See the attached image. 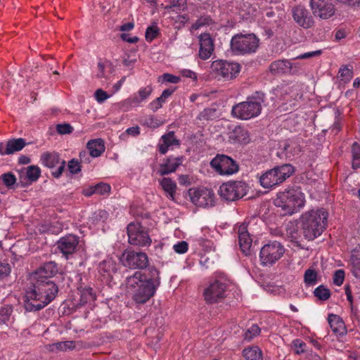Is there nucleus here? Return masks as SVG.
Here are the masks:
<instances>
[{"instance_id":"nucleus-56","label":"nucleus","mask_w":360,"mask_h":360,"mask_svg":"<svg viewBox=\"0 0 360 360\" xmlns=\"http://www.w3.org/2000/svg\"><path fill=\"white\" fill-rule=\"evenodd\" d=\"M11 273V266L7 263L0 262V279L6 277Z\"/></svg>"},{"instance_id":"nucleus-64","label":"nucleus","mask_w":360,"mask_h":360,"mask_svg":"<svg viewBox=\"0 0 360 360\" xmlns=\"http://www.w3.org/2000/svg\"><path fill=\"white\" fill-rule=\"evenodd\" d=\"M126 133L129 135L136 136L140 134V128L138 126L129 127L126 130Z\"/></svg>"},{"instance_id":"nucleus-36","label":"nucleus","mask_w":360,"mask_h":360,"mask_svg":"<svg viewBox=\"0 0 360 360\" xmlns=\"http://www.w3.org/2000/svg\"><path fill=\"white\" fill-rule=\"evenodd\" d=\"M25 146L23 139H17L9 141L7 143V154H11L17 151L21 150Z\"/></svg>"},{"instance_id":"nucleus-45","label":"nucleus","mask_w":360,"mask_h":360,"mask_svg":"<svg viewBox=\"0 0 360 360\" xmlns=\"http://www.w3.org/2000/svg\"><path fill=\"white\" fill-rule=\"evenodd\" d=\"M158 81L162 83L167 82L172 84H177L178 82H179L180 78L177 76L169 73H165L159 77Z\"/></svg>"},{"instance_id":"nucleus-6","label":"nucleus","mask_w":360,"mask_h":360,"mask_svg":"<svg viewBox=\"0 0 360 360\" xmlns=\"http://www.w3.org/2000/svg\"><path fill=\"white\" fill-rule=\"evenodd\" d=\"M294 172L295 168L292 165L283 164L263 173L259 177V182L263 188H272L283 183Z\"/></svg>"},{"instance_id":"nucleus-59","label":"nucleus","mask_w":360,"mask_h":360,"mask_svg":"<svg viewBox=\"0 0 360 360\" xmlns=\"http://www.w3.org/2000/svg\"><path fill=\"white\" fill-rule=\"evenodd\" d=\"M174 89H167L162 91L161 96L158 97V100L161 101L162 103H165L167 99L174 93Z\"/></svg>"},{"instance_id":"nucleus-37","label":"nucleus","mask_w":360,"mask_h":360,"mask_svg":"<svg viewBox=\"0 0 360 360\" xmlns=\"http://www.w3.org/2000/svg\"><path fill=\"white\" fill-rule=\"evenodd\" d=\"M81 302L85 304L96 300V294L91 287L84 288L80 290Z\"/></svg>"},{"instance_id":"nucleus-8","label":"nucleus","mask_w":360,"mask_h":360,"mask_svg":"<svg viewBox=\"0 0 360 360\" xmlns=\"http://www.w3.org/2000/svg\"><path fill=\"white\" fill-rule=\"evenodd\" d=\"M285 249L281 243L272 240L264 245L259 252V260L263 266H271L284 255Z\"/></svg>"},{"instance_id":"nucleus-57","label":"nucleus","mask_w":360,"mask_h":360,"mask_svg":"<svg viewBox=\"0 0 360 360\" xmlns=\"http://www.w3.org/2000/svg\"><path fill=\"white\" fill-rule=\"evenodd\" d=\"M57 166L58 168L55 171L52 172V175L55 178H59L62 175L65 169V161L63 160H61V162Z\"/></svg>"},{"instance_id":"nucleus-17","label":"nucleus","mask_w":360,"mask_h":360,"mask_svg":"<svg viewBox=\"0 0 360 360\" xmlns=\"http://www.w3.org/2000/svg\"><path fill=\"white\" fill-rule=\"evenodd\" d=\"M122 262L124 266L131 269H143L147 266L148 259L144 252L129 251L123 253Z\"/></svg>"},{"instance_id":"nucleus-34","label":"nucleus","mask_w":360,"mask_h":360,"mask_svg":"<svg viewBox=\"0 0 360 360\" xmlns=\"http://www.w3.org/2000/svg\"><path fill=\"white\" fill-rule=\"evenodd\" d=\"M86 147L90 155L94 158L99 157L105 150L104 143L100 139L89 141Z\"/></svg>"},{"instance_id":"nucleus-7","label":"nucleus","mask_w":360,"mask_h":360,"mask_svg":"<svg viewBox=\"0 0 360 360\" xmlns=\"http://www.w3.org/2000/svg\"><path fill=\"white\" fill-rule=\"evenodd\" d=\"M259 41L253 34H236L231 39V48L236 55L250 54L257 51Z\"/></svg>"},{"instance_id":"nucleus-58","label":"nucleus","mask_w":360,"mask_h":360,"mask_svg":"<svg viewBox=\"0 0 360 360\" xmlns=\"http://www.w3.org/2000/svg\"><path fill=\"white\" fill-rule=\"evenodd\" d=\"M214 112L215 111L214 110L210 108L205 109L202 112H200L199 118L200 120H210L213 117Z\"/></svg>"},{"instance_id":"nucleus-22","label":"nucleus","mask_w":360,"mask_h":360,"mask_svg":"<svg viewBox=\"0 0 360 360\" xmlns=\"http://www.w3.org/2000/svg\"><path fill=\"white\" fill-rule=\"evenodd\" d=\"M77 245L78 238L72 234L61 238L58 242V249L65 256L72 254Z\"/></svg>"},{"instance_id":"nucleus-53","label":"nucleus","mask_w":360,"mask_h":360,"mask_svg":"<svg viewBox=\"0 0 360 360\" xmlns=\"http://www.w3.org/2000/svg\"><path fill=\"white\" fill-rule=\"evenodd\" d=\"M186 8V0H173L171 8L173 11H184Z\"/></svg>"},{"instance_id":"nucleus-23","label":"nucleus","mask_w":360,"mask_h":360,"mask_svg":"<svg viewBox=\"0 0 360 360\" xmlns=\"http://www.w3.org/2000/svg\"><path fill=\"white\" fill-rule=\"evenodd\" d=\"M280 148L282 150L279 153L280 156H284L285 158L291 160L297 156L301 152V147L300 144L293 140L285 141L280 145Z\"/></svg>"},{"instance_id":"nucleus-46","label":"nucleus","mask_w":360,"mask_h":360,"mask_svg":"<svg viewBox=\"0 0 360 360\" xmlns=\"http://www.w3.org/2000/svg\"><path fill=\"white\" fill-rule=\"evenodd\" d=\"M143 124L148 127L155 129L159 127L162 122L154 116H150L143 120Z\"/></svg>"},{"instance_id":"nucleus-3","label":"nucleus","mask_w":360,"mask_h":360,"mask_svg":"<svg viewBox=\"0 0 360 360\" xmlns=\"http://www.w3.org/2000/svg\"><path fill=\"white\" fill-rule=\"evenodd\" d=\"M328 217V213L323 208H313L302 213L300 223L304 238L313 240L320 236L326 229Z\"/></svg>"},{"instance_id":"nucleus-63","label":"nucleus","mask_w":360,"mask_h":360,"mask_svg":"<svg viewBox=\"0 0 360 360\" xmlns=\"http://www.w3.org/2000/svg\"><path fill=\"white\" fill-rule=\"evenodd\" d=\"M181 73L183 77L191 78V79H193L194 80L197 79V75H196V73L193 72L191 70L184 69V70H181Z\"/></svg>"},{"instance_id":"nucleus-26","label":"nucleus","mask_w":360,"mask_h":360,"mask_svg":"<svg viewBox=\"0 0 360 360\" xmlns=\"http://www.w3.org/2000/svg\"><path fill=\"white\" fill-rule=\"evenodd\" d=\"M15 322L13 307L11 304H4L0 307V326L12 327Z\"/></svg>"},{"instance_id":"nucleus-24","label":"nucleus","mask_w":360,"mask_h":360,"mask_svg":"<svg viewBox=\"0 0 360 360\" xmlns=\"http://www.w3.org/2000/svg\"><path fill=\"white\" fill-rule=\"evenodd\" d=\"M295 64L288 60H278L273 62L269 67L270 71L274 75L278 74H295L297 72Z\"/></svg>"},{"instance_id":"nucleus-40","label":"nucleus","mask_w":360,"mask_h":360,"mask_svg":"<svg viewBox=\"0 0 360 360\" xmlns=\"http://www.w3.org/2000/svg\"><path fill=\"white\" fill-rule=\"evenodd\" d=\"M314 295L320 300L325 301L330 297V292L328 288L321 285L315 288Z\"/></svg>"},{"instance_id":"nucleus-18","label":"nucleus","mask_w":360,"mask_h":360,"mask_svg":"<svg viewBox=\"0 0 360 360\" xmlns=\"http://www.w3.org/2000/svg\"><path fill=\"white\" fill-rule=\"evenodd\" d=\"M153 89L150 86L141 88L136 94H134L122 102V106L135 108L141 105L151 94Z\"/></svg>"},{"instance_id":"nucleus-60","label":"nucleus","mask_w":360,"mask_h":360,"mask_svg":"<svg viewBox=\"0 0 360 360\" xmlns=\"http://www.w3.org/2000/svg\"><path fill=\"white\" fill-rule=\"evenodd\" d=\"M162 104L160 100L157 98L155 100L150 102L148 105V108L153 111L156 112L158 110L162 108Z\"/></svg>"},{"instance_id":"nucleus-47","label":"nucleus","mask_w":360,"mask_h":360,"mask_svg":"<svg viewBox=\"0 0 360 360\" xmlns=\"http://www.w3.org/2000/svg\"><path fill=\"white\" fill-rule=\"evenodd\" d=\"M260 333V328L259 327L256 325V324H254L252 326H251L246 331L245 334V339H248V340H251L254 337L257 336V335H259Z\"/></svg>"},{"instance_id":"nucleus-19","label":"nucleus","mask_w":360,"mask_h":360,"mask_svg":"<svg viewBox=\"0 0 360 360\" xmlns=\"http://www.w3.org/2000/svg\"><path fill=\"white\" fill-rule=\"evenodd\" d=\"M292 16L295 21L302 27L308 29L314 24V20L308 11L302 6L292 9Z\"/></svg>"},{"instance_id":"nucleus-54","label":"nucleus","mask_w":360,"mask_h":360,"mask_svg":"<svg viewBox=\"0 0 360 360\" xmlns=\"http://www.w3.org/2000/svg\"><path fill=\"white\" fill-rule=\"evenodd\" d=\"M96 100L101 103L107 100L110 96L109 95L102 89H97L94 94Z\"/></svg>"},{"instance_id":"nucleus-41","label":"nucleus","mask_w":360,"mask_h":360,"mask_svg":"<svg viewBox=\"0 0 360 360\" xmlns=\"http://www.w3.org/2000/svg\"><path fill=\"white\" fill-rule=\"evenodd\" d=\"M352 167L354 169L360 167V146L354 143L352 148Z\"/></svg>"},{"instance_id":"nucleus-9","label":"nucleus","mask_w":360,"mask_h":360,"mask_svg":"<svg viewBox=\"0 0 360 360\" xmlns=\"http://www.w3.org/2000/svg\"><path fill=\"white\" fill-rule=\"evenodd\" d=\"M248 190V186L244 181H229L220 186L219 195L223 200L232 202L245 195Z\"/></svg>"},{"instance_id":"nucleus-10","label":"nucleus","mask_w":360,"mask_h":360,"mask_svg":"<svg viewBox=\"0 0 360 360\" xmlns=\"http://www.w3.org/2000/svg\"><path fill=\"white\" fill-rule=\"evenodd\" d=\"M212 169L221 176H230L238 171V165L231 158L225 155H217L210 162Z\"/></svg>"},{"instance_id":"nucleus-27","label":"nucleus","mask_w":360,"mask_h":360,"mask_svg":"<svg viewBox=\"0 0 360 360\" xmlns=\"http://www.w3.org/2000/svg\"><path fill=\"white\" fill-rule=\"evenodd\" d=\"M179 141L176 139L174 133H169L162 136L158 144L159 151L162 154H165L173 146H179Z\"/></svg>"},{"instance_id":"nucleus-31","label":"nucleus","mask_w":360,"mask_h":360,"mask_svg":"<svg viewBox=\"0 0 360 360\" xmlns=\"http://www.w3.org/2000/svg\"><path fill=\"white\" fill-rule=\"evenodd\" d=\"M59 155L55 152H44L40 157V162L46 167L53 169L61 162Z\"/></svg>"},{"instance_id":"nucleus-39","label":"nucleus","mask_w":360,"mask_h":360,"mask_svg":"<svg viewBox=\"0 0 360 360\" xmlns=\"http://www.w3.org/2000/svg\"><path fill=\"white\" fill-rule=\"evenodd\" d=\"M339 77L345 82H349L353 77L352 66L349 65L341 66L339 70Z\"/></svg>"},{"instance_id":"nucleus-44","label":"nucleus","mask_w":360,"mask_h":360,"mask_svg":"<svg viewBox=\"0 0 360 360\" xmlns=\"http://www.w3.org/2000/svg\"><path fill=\"white\" fill-rule=\"evenodd\" d=\"M345 271L342 269H338L335 271L333 276V283L337 286L342 285L345 281Z\"/></svg>"},{"instance_id":"nucleus-16","label":"nucleus","mask_w":360,"mask_h":360,"mask_svg":"<svg viewBox=\"0 0 360 360\" xmlns=\"http://www.w3.org/2000/svg\"><path fill=\"white\" fill-rule=\"evenodd\" d=\"M310 6L315 16L324 20L331 18L335 12L330 0H310Z\"/></svg>"},{"instance_id":"nucleus-28","label":"nucleus","mask_w":360,"mask_h":360,"mask_svg":"<svg viewBox=\"0 0 360 360\" xmlns=\"http://www.w3.org/2000/svg\"><path fill=\"white\" fill-rule=\"evenodd\" d=\"M108 217V214L105 210L95 212L89 219L88 224L89 228L94 231L103 229L104 224Z\"/></svg>"},{"instance_id":"nucleus-33","label":"nucleus","mask_w":360,"mask_h":360,"mask_svg":"<svg viewBox=\"0 0 360 360\" xmlns=\"http://www.w3.org/2000/svg\"><path fill=\"white\" fill-rule=\"evenodd\" d=\"M159 183L168 198L174 200L176 191V184L172 179L167 177L160 179Z\"/></svg>"},{"instance_id":"nucleus-29","label":"nucleus","mask_w":360,"mask_h":360,"mask_svg":"<svg viewBox=\"0 0 360 360\" xmlns=\"http://www.w3.org/2000/svg\"><path fill=\"white\" fill-rule=\"evenodd\" d=\"M117 270L116 263L111 259H107L101 262L98 268V273L103 280L108 281L113 273Z\"/></svg>"},{"instance_id":"nucleus-52","label":"nucleus","mask_w":360,"mask_h":360,"mask_svg":"<svg viewBox=\"0 0 360 360\" xmlns=\"http://www.w3.org/2000/svg\"><path fill=\"white\" fill-rule=\"evenodd\" d=\"M96 193L105 195L109 193L110 191V186L108 184L99 183L96 184Z\"/></svg>"},{"instance_id":"nucleus-48","label":"nucleus","mask_w":360,"mask_h":360,"mask_svg":"<svg viewBox=\"0 0 360 360\" xmlns=\"http://www.w3.org/2000/svg\"><path fill=\"white\" fill-rule=\"evenodd\" d=\"M292 347L296 354H302L304 352L306 344L300 339H295L292 341Z\"/></svg>"},{"instance_id":"nucleus-15","label":"nucleus","mask_w":360,"mask_h":360,"mask_svg":"<svg viewBox=\"0 0 360 360\" xmlns=\"http://www.w3.org/2000/svg\"><path fill=\"white\" fill-rule=\"evenodd\" d=\"M191 202L199 207H209L214 205V194L207 188H191L188 191Z\"/></svg>"},{"instance_id":"nucleus-35","label":"nucleus","mask_w":360,"mask_h":360,"mask_svg":"<svg viewBox=\"0 0 360 360\" xmlns=\"http://www.w3.org/2000/svg\"><path fill=\"white\" fill-rule=\"evenodd\" d=\"M243 355L246 360H262V352L257 346L245 348Z\"/></svg>"},{"instance_id":"nucleus-5","label":"nucleus","mask_w":360,"mask_h":360,"mask_svg":"<svg viewBox=\"0 0 360 360\" xmlns=\"http://www.w3.org/2000/svg\"><path fill=\"white\" fill-rule=\"evenodd\" d=\"M264 102V95L256 92L255 94L248 97L245 101L233 106L232 115L242 120H248L257 117L261 114Z\"/></svg>"},{"instance_id":"nucleus-55","label":"nucleus","mask_w":360,"mask_h":360,"mask_svg":"<svg viewBox=\"0 0 360 360\" xmlns=\"http://www.w3.org/2000/svg\"><path fill=\"white\" fill-rule=\"evenodd\" d=\"M200 242L202 246L205 248V251L208 252L214 250V243L212 240H209L207 238H201Z\"/></svg>"},{"instance_id":"nucleus-61","label":"nucleus","mask_w":360,"mask_h":360,"mask_svg":"<svg viewBox=\"0 0 360 360\" xmlns=\"http://www.w3.org/2000/svg\"><path fill=\"white\" fill-rule=\"evenodd\" d=\"M321 53V50L307 52V53H304L303 54H301V55L298 56L297 57V58H299V59H306V58H311V57L319 56Z\"/></svg>"},{"instance_id":"nucleus-13","label":"nucleus","mask_w":360,"mask_h":360,"mask_svg":"<svg viewBox=\"0 0 360 360\" xmlns=\"http://www.w3.org/2000/svg\"><path fill=\"white\" fill-rule=\"evenodd\" d=\"M210 68L214 73L225 79L235 78L240 70V66L238 63L223 60L213 61Z\"/></svg>"},{"instance_id":"nucleus-42","label":"nucleus","mask_w":360,"mask_h":360,"mask_svg":"<svg viewBox=\"0 0 360 360\" xmlns=\"http://www.w3.org/2000/svg\"><path fill=\"white\" fill-rule=\"evenodd\" d=\"M159 34V28L156 25H152L146 29L145 33L146 39L152 41Z\"/></svg>"},{"instance_id":"nucleus-1","label":"nucleus","mask_w":360,"mask_h":360,"mask_svg":"<svg viewBox=\"0 0 360 360\" xmlns=\"http://www.w3.org/2000/svg\"><path fill=\"white\" fill-rule=\"evenodd\" d=\"M57 272V264L53 262L44 263L35 272L34 277L37 282L25 295V307L27 311H39L56 297L58 289L49 278Z\"/></svg>"},{"instance_id":"nucleus-38","label":"nucleus","mask_w":360,"mask_h":360,"mask_svg":"<svg viewBox=\"0 0 360 360\" xmlns=\"http://www.w3.org/2000/svg\"><path fill=\"white\" fill-rule=\"evenodd\" d=\"M318 274L311 269H308L305 271L304 274V281L306 285L312 286L317 283Z\"/></svg>"},{"instance_id":"nucleus-11","label":"nucleus","mask_w":360,"mask_h":360,"mask_svg":"<svg viewBox=\"0 0 360 360\" xmlns=\"http://www.w3.org/2000/svg\"><path fill=\"white\" fill-rule=\"evenodd\" d=\"M227 288V282L223 278L215 280L204 290L205 300L211 304L221 301L226 297Z\"/></svg>"},{"instance_id":"nucleus-50","label":"nucleus","mask_w":360,"mask_h":360,"mask_svg":"<svg viewBox=\"0 0 360 360\" xmlns=\"http://www.w3.org/2000/svg\"><path fill=\"white\" fill-rule=\"evenodd\" d=\"M68 167L71 174H77L81 170L79 162L75 159L68 162Z\"/></svg>"},{"instance_id":"nucleus-43","label":"nucleus","mask_w":360,"mask_h":360,"mask_svg":"<svg viewBox=\"0 0 360 360\" xmlns=\"http://www.w3.org/2000/svg\"><path fill=\"white\" fill-rule=\"evenodd\" d=\"M3 183L8 187H12L16 182V178L12 173H6L1 176Z\"/></svg>"},{"instance_id":"nucleus-51","label":"nucleus","mask_w":360,"mask_h":360,"mask_svg":"<svg viewBox=\"0 0 360 360\" xmlns=\"http://www.w3.org/2000/svg\"><path fill=\"white\" fill-rule=\"evenodd\" d=\"M174 250L179 254H184L188 250V243L186 241H180L173 246Z\"/></svg>"},{"instance_id":"nucleus-4","label":"nucleus","mask_w":360,"mask_h":360,"mask_svg":"<svg viewBox=\"0 0 360 360\" xmlns=\"http://www.w3.org/2000/svg\"><path fill=\"white\" fill-rule=\"evenodd\" d=\"M304 204V194L298 188L279 192L274 199L275 206L280 207L284 214L292 215L297 212Z\"/></svg>"},{"instance_id":"nucleus-30","label":"nucleus","mask_w":360,"mask_h":360,"mask_svg":"<svg viewBox=\"0 0 360 360\" xmlns=\"http://www.w3.org/2000/svg\"><path fill=\"white\" fill-rule=\"evenodd\" d=\"M328 321L331 330L337 336H342L346 334L347 330L342 319L338 315L330 314Z\"/></svg>"},{"instance_id":"nucleus-14","label":"nucleus","mask_w":360,"mask_h":360,"mask_svg":"<svg viewBox=\"0 0 360 360\" xmlns=\"http://www.w3.org/2000/svg\"><path fill=\"white\" fill-rule=\"evenodd\" d=\"M253 224L250 221L243 222L238 227V245L244 255H248L250 253L252 244V234L254 232Z\"/></svg>"},{"instance_id":"nucleus-20","label":"nucleus","mask_w":360,"mask_h":360,"mask_svg":"<svg viewBox=\"0 0 360 360\" xmlns=\"http://www.w3.org/2000/svg\"><path fill=\"white\" fill-rule=\"evenodd\" d=\"M199 57L202 60L208 59L214 51V41L210 34L202 33L199 36Z\"/></svg>"},{"instance_id":"nucleus-21","label":"nucleus","mask_w":360,"mask_h":360,"mask_svg":"<svg viewBox=\"0 0 360 360\" xmlns=\"http://www.w3.org/2000/svg\"><path fill=\"white\" fill-rule=\"evenodd\" d=\"M183 157L169 156L163 160L160 165L158 173L161 176H165L174 172L176 169L182 164Z\"/></svg>"},{"instance_id":"nucleus-62","label":"nucleus","mask_w":360,"mask_h":360,"mask_svg":"<svg viewBox=\"0 0 360 360\" xmlns=\"http://www.w3.org/2000/svg\"><path fill=\"white\" fill-rule=\"evenodd\" d=\"M82 193L85 196H87V197H89V196L92 195L93 194L96 193V185H94V186H89L88 187L84 188L82 190Z\"/></svg>"},{"instance_id":"nucleus-2","label":"nucleus","mask_w":360,"mask_h":360,"mask_svg":"<svg viewBox=\"0 0 360 360\" xmlns=\"http://www.w3.org/2000/svg\"><path fill=\"white\" fill-rule=\"evenodd\" d=\"M160 283L159 271L155 267L136 271L126 280L127 290L136 304H144L153 297Z\"/></svg>"},{"instance_id":"nucleus-49","label":"nucleus","mask_w":360,"mask_h":360,"mask_svg":"<svg viewBox=\"0 0 360 360\" xmlns=\"http://www.w3.org/2000/svg\"><path fill=\"white\" fill-rule=\"evenodd\" d=\"M56 129L60 134H68L73 131L72 127L67 123L58 124Z\"/></svg>"},{"instance_id":"nucleus-12","label":"nucleus","mask_w":360,"mask_h":360,"mask_svg":"<svg viewBox=\"0 0 360 360\" xmlns=\"http://www.w3.org/2000/svg\"><path fill=\"white\" fill-rule=\"evenodd\" d=\"M127 235L131 245L146 247L151 243L147 231L139 223H130L127 226Z\"/></svg>"},{"instance_id":"nucleus-25","label":"nucleus","mask_w":360,"mask_h":360,"mask_svg":"<svg viewBox=\"0 0 360 360\" xmlns=\"http://www.w3.org/2000/svg\"><path fill=\"white\" fill-rule=\"evenodd\" d=\"M229 139L233 143L246 144L250 141V135L245 128L236 126L229 131Z\"/></svg>"},{"instance_id":"nucleus-32","label":"nucleus","mask_w":360,"mask_h":360,"mask_svg":"<svg viewBox=\"0 0 360 360\" xmlns=\"http://www.w3.org/2000/svg\"><path fill=\"white\" fill-rule=\"evenodd\" d=\"M41 169L35 165L28 166L20 169V179L25 178L30 182L36 181L40 176Z\"/></svg>"}]
</instances>
